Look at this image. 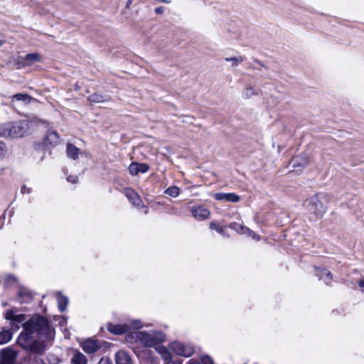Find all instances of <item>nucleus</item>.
Returning <instances> with one entry per match:
<instances>
[{
	"instance_id": "nucleus-1",
	"label": "nucleus",
	"mask_w": 364,
	"mask_h": 364,
	"mask_svg": "<svg viewBox=\"0 0 364 364\" xmlns=\"http://www.w3.org/2000/svg\"><path fill=\"white\" fill-rule=\"evenodd\" d=\"M22 332L17 340L20 346L31 353L43 354L46 349L44 341L33 340L34 334L47 341L54 338V330L50 327L48 321L39 315L33 316L23 324Z\"/></svg>"
},
{
	"instance_id": "nucleus-2",
	"label": "nucleus",
	"mask_w": 364,
	"mask_h": 364,
	"mask_svg": "<svg viewBox=\"0 0 364 364\" xmlns=\"http://www.w3.org/2000/svg\"><path fill=\"white\" fill-rule=\"evenodd\" d=\"M26 121L7 122L0 125V137H21L26 132Z\"/></svg>"
},
{
	"instance_id": "nucleus-3",
	"label": "nucleus",
	"mask_w": 364,
	"mask_h": 364,
	"mask_svg": "<svg viewBox=\"0 0 364 364\" xmlns=\"http://www.w3.org/2000/svg\"><path fill=\"white\" fill-rule=\"evenodd\" d=\"M327 196L324 193L316 194L304 202V206L317 218H322L326 211Z\"/></svg>"
},
{
	"instance_id": "nucleus-4",
	"label": "nucleus",
	"mask_w": 364,
	"mask_h": 364,
	"mask_svg": "<svg viewBox=\"0 0 364 364\" xmlns=\"http://www.w3.org/2000/svg\"><path fill=\"white\" fill-rule=\"evenodd\" d=\"M135 338L143 346L154 347L165 340V335L160 331H138Z\"/></svg>"
},
{
	"instance_id": "nucleus-5",
	"label": "nucleus",
	"mask_w": 364,
	"mask_h": 364,
	"mask_svg": "<svg viewBox=\"0 0 364 364\" xmlns=\"http://www.w3.org/2000/svg\"><path fill=\"white\" fill-rule=\"evenodd\" d=\"M170 348L177 355L183 357H190L194 353V348L189 345L179 342H173L170 344Z\"/></svg>"
},
{
	"instance_id": "nucleus-6",
	"label": "nucleus",
	"mask_w": 364,
	"mask_h": 364,
	"mask_svg": "<svg viewBox=\"0 0 364 364\" xmlns=\"http://www.w3.org/2000/svg\"><path fill=\"white\" fill-rule=\"evenodd\" d=\"M17 353L10 348H6L0 352V364H14Z\"/></svg>"
},
{
	"instance_id": "nucleus-7",
	"label": "nucleus",
	"mask_w": 364,
	"mask_h": 364,
	"mask_svg": "<svg viewBox=\"0 0 364 364\" xmlns=\"http://www.w3.org/2000/svg\"><path fill=\"white\" fill-rule=\"evenodd\" d=\"M191 212L193 217L198 220L208 219L210 215V210L202 205L193 206L191 208Z\"/></svg>"
},
{
	"instance_id": "nucleus-8",
	"label": "nucleus",
	"mask_w": 364,
	"mask_h": 364,
	"mask_svg": "<svg viewBox=\"0 0 364 364\" xmlns=\"http://www.w3.org/2000/svg\"><path fill=\"white\" fill-rule=\"evenodd\" d=\"M214 198L217 200H224L232 203H237L240 200V196L233 193H218L214 195Z\"/></svg>"
},
{
	"instance_id": "nucleus-9",
	"label": "nucleus",
	"mask_w": 364,
	"mask_h": 364,
	"mask_svg": "<svg viewBox=\"0 0 364 364\" xmlns=\"http://www.w3.org/2000/svg\"><path fill=\"white\" fill-rule=\"evenodd\" d=\"M149 168L146 164L132 163L129 165V171L133 176L139 173H146Z\"/></svg>"
},
{
	"instance_id": "nucleus-10",
	"label": "nucleus",
	"mask_w": 364,
	"mask_h": 364,
	"mask_svg": "<svg viewBox=\"0 0 364 364\" xmlns=\"http://www.w3.org/2000/svg\"><path fill=\"white\" fill-rule=\"evenodd\" d=\"M229 227L239 233L244 234V233H249V235H252L253 238L258 240V236L255 234L252 230H250L248 228L245 227L240 223H232L230 224Z\"/></svg>"
},
{
	"instance_id": "nucleus-11",
	"label": "nucleus",
	"mask_w": 364,
	"mask_h": 364,
	"mask_svg": "<svg viewBox=\"0 0 364 364\" xmlns=\"http://www.w3.org/2000/svg\"><path fill=\"white\" fill-rule=\"evenodd\" d=\"M292 166L294 168H304L308 166L309 163V158L306 155H299L294 157L291 160Z\"/></svg>"
},
{
	"instance_id": "nucleus-12",
	"label": "nucleus",
	"mask_w": 364,
	"mask_h": 364,
	"mask_svg": "<svg viewBox=\"0 0 364 364\" xmlns=\"http://www.w3.org/2000/svg\"><path fill=\"white\" fill-rule=\"evenodd\" d=\"M82 348L85 352L87 353H92L99 349V345L96 341L87 339L82 343Z\"/></svg>"
},
{
	"instance_id": "nucleus-13",
	"label": "nucleus",
	"mask_w": 364,
	"mask_h": 364,
	"mask_svg": "<svg viewBox=\"0 0 364 364\" xmlns=\"http://www.w3.org/2000/svg\"><path fill=\"white\" fill-rule=\"evenodd\" d=\"M125 195L129 200L134 205L139 207L141 203V200L136 192L133 189L127 188L125 189Z\"/></svg>"
},
{
	"instance_id": "nucleus-14",
	"label": "nucleus",
	"mask_w": 364,
	"mask_h": 364,
	"mask_svg": "<svg viewBox=\"0 0 364 364\" xmlns=\"http://www.w3.org/2000/svg\"><path fill=\"white\" fill-rule=\"evenodd\" d=\"M59 136L55 131H48L44 138L46 145L55 146L58 143Z\"/></svg>"
},
{
	"instance_id": "nucleus-15",
	"label": "nucleus",
	"mask_w": 364,
	"mask_h": 364,
	"mask_svg": "<svg viewBox=\"0 0 364 364\" xmlns=\"http://www.w3.org/2000/svg\"><path fill=\"white\" fill-rule=\"evenodd\" d=\"M107 328L114 334H122L127 333L129 331V327L127 324H109Z\"/></svg>"
},
{
	"instance_id": "nucleus-16",
	"label": "nucleus",
	"mask_w": 364,
	"mask_h": 364,
	"mask_svg": "<svg viewBox=\"0 0 364 364\" xmlns=\"http://www.w3.org/2000/svg\"><path fill=\"white\" fill-rule=\"evenodd\" d=\"M115 360L117 364H132L129 355L125 351H119L116 353Z\"/></svg>"
},
{
	"instance_id": "nucleus-17",
	"label": "nucleus",
	"mask_w": 364,
	"mask_h": 364,
	"mask_svg": "<svg viewBox=\"0 0 364 364\" xmlns=\"http://www.w3.org/2000/svg\"><path fill=\"white\" fill-rule=\"evenodd\" d=\"M66 154L68 158L76 160L78 159L81 151L74 144L68 143L66 147Z\"/></svg>"
},
{
	"instance_id": "nucleus-18",
	"label": "nucleus",
	"mask_w": 364,
	"mask_h": 364,
	"mask_svg": "<svg viewBox=\"0 0 364 364\" xmlns=\"http://www.w3.org/2000/svg\"><path fill=\"white\" fill-rule=\"evenodd\" d=\"M87 360L85 355L80 351H75L71 359L70 364H87Z\"/></svg>"
},
{
	"instance_id": "nucleus-19",
	"label": "nucleus",
	"mask_w": 364,
	"mask_h": 364,
	"mask_svg": "<svg viewBox=\"0 0 364 364\" xmlns=\"http://www.w3.org/2000/svg\"><path fill=\"white\" fill-rule=\"evenodd\" d=\"M6 318L16 323H22L26 320V316L24 314H15L12 310H10L6 312Z\"/></svg>"
},
{
	"instance_id": "nucleus-20",
	"label": "nucleus",
	"mask_w": 364,
	"mask_h": 364,
	"mask_svg": "<svg viewBox=\"0 0 364 364\" xmlns=\"http://www.w3.org/2000/svg\"><path fill=\"white\" fill-rule=\"evenodd\" d=\"M25 65H31L36 62L41 61V57L36 53H29L23 59Z\"/></svg>"
},
{
	"instance_id": "nucleus-21",
	"label": "nucleus",
	"mask_w": 364,
	"mask_h": 364,
	"mask_svg": "<svg viewBox=\"0 0 364 364\" xmlns=\"http://www.w3.org/2000/svg\"><path fill=\"white\" fill-rule=\"evenodd\" d=\"M32 100H33L32 97H31L28 94H25V93L16 94V95H13L11 97L12 102H14V100L21 101L26 105L29 104Z\"/></svg>"
},
{
	"instance_id": "nucleus-22",
	"label": "nucleus",
	"mask_w": 364,
	"mask_h": 364,
	"mask_svg": "<svg viewBox=\"0 0 364 364\" xmlns=\"http://www.w3.org/2000/svg\"><path fill=\"white\" fill-rule=\"evenodd\" d=\"M56 299L59 310L62 312L64 311L68 303V299L66 296L61 295L59 292L56 293Z\"/></svg>"
},
{
	"instance_id": "nucleus-23",
	"label": "nucleus",
	"mask_w": 364,
	"mask_h": 364,
	"mask_svg": "<svg viewBox=\"0 0 364 364\" xmlns=\"http://www.w3.org/2000/svg\"><path fill=\"white\" fill-rule=\"evenodd\" d=\"M316 275L319 279H323L326 284L331 281V272L326 269H317Z\"/></svg>"
},
{
	"instance_id": "nucleus-24",
	"label": "nucleus",
	"mask_w": 364,
	"mask_h": 364,
	"mask_svg": "<svg viewBox=\"0 0 364 364\" xmlns=\"http://www.w3.org/2000/svg\"><path fill=\"white\" fill-rule=\"evenodd\" d=\"M188 364H213L211 358L208 355L201 356L200 360L195 358L191 359Z\"/></svg>"
},
{
	"instance_id": "nucleus-25",
	"label": "nucleus",
	"mask_w": 364,
	"mask_h": 364,
	"mask_svg": "<svg viewBox=\"0 0 364 364\" xmlns=\"http://www.w3.org/2000/svg\"><path fill=\"white\" fill-rule=\"evenodd\" d=\"M157 351L161 355L163 359L166 362L171 360V354L167 348L164 346H158L156 348Z\"/></svg>"
},
{
	"instance_id": "nucleus-26",
	"label": "nucleus",
	"mask_w": 364,
	"mask_h": 364,
	"mask_svg": "<svg viewBox=\"0 0 364 364\" xmlns=\"http://www.w3.org/2000/svg\"><path fill=\"white\" fill-rule=\"evenodd\" d=\"M12 333L9 330H5L0 332V344H5L11 341Z\"/></svg>"
},
{
	"instance_id": "nucleus-27",
	"label": "nucleus",
	"mask_w": 364,
	"mask_h": 364,
	"mask_svg": "<svg viewBox=\"0 0 364 364\" xmlns=\"http://www.w3.org/2000/svg\"><path fill=\"white\" fill-rule=\"evenodd\" d=\"M225 60L227 62H231L232 67H236L243 61V58L240 55L234 56V57L226 58H225Z\"/></svg>"
},
{
	"instance_id": "nucleus-28",
	"label": "nucleus",
	"mask_w": 364,
	"mask_h": 364,
	"mask_svg": "<svg viewBox=\"0 0 364 364\" xmlns=\"http://www.w3.org/2000/svg\"><path fill=\"white\" fill-rule=\"evenodd\" d=\"M88 100L90 102L93 103H100L107 101V100H105L102 95L97 93L89 96Z\"/></svg>"
},
{
	"instance_id": "nucleus-29",
	"label": "nucleus",
	"mask_w": 364,
	"mask_h": 364,
	"mask_svg": "<svg viewBox=\"0 0 364 364\" xmlns=\"http://www.w3.org/2000/svg\"><path fill=\"white\" fill-rule=\"evenodd\" d=\"M257 94V92L252 87H247L242 95L243 98L249 99Z\"/></svg>"
},
{
	"instance_id": "nucleus-30",
	"label": "nucleus",
	"mask_w": 364,
	"mask_h": 364,
	"mask_svg": "<svg viewBox=\"0 0 364 364\" xmlns=\"http://www.w3.org/2000/svg\"><path fill=\"white\" fill-rule=\"evenodd\" d=\"M165 193L170 196L176 198L179 195L180 189L177 186H173L168 188Z\"/></svg>"
},
{
	"instance_id": "nucleus-31",
	"label": "nucleus",
	"mask_w": 364,
	"mask_h": 364,
	"mask_svg": "<svg viewBox=\"0 0 364 364\" xmlns=\"http://www.w3.org/2000/svg\"><path fill=\"white\" fill-rule=\"evenodd\" d=\"M210 228L211 230H216L218 232H219L221 235H224L223 228L222 227L219 226V225L218 223H216L215 222H211L210 223Z\"/></svg>"
},
{
	"instance_id": "nucleus-32",
	"label": "nucleus",
	"mask_w": 364,
	"mask_h": 364,
	"mask_svg": "<svg viewBox=\"0 0 364 364\" xmlns=\"http://www.w3.org/2000/svg\"><path fill=\"white\" fill-rule=\"evenodd\" d=\"M98 364H112V360L109 358H102Z\"/></svg>"
},
{
	"instance_id": "nucleus-33",
	"label": "nucleus",
	"mask_w": 364,
	"mask_h": 364,
	"mask_svg": "<svg viewBox=\"0 0 364 364\" xmlns=\"http://www.w3.org/2000/svg\"><path fill=\"white\" fill-rule=\"evenodd\" d=\"M6 149V144L4 142L0 141V156H3L5 154Z\"/></svg>"
},
{
	"instance_id": "nucleus-34",
	"label": "nucleus",
	"mask_w": 364,
	"mask_h": 364,
	"mask_svg": "<svg viewBox=\"0 0 364 364\" xmlns=\"http://www.w3.org/2000/svg\"><path fill=\"white\" fill-rule=\"evenodd\" d=\"M131 325H132V327L135 329H138L141 327V323L139 321H133Z\"/></svg>"
},
{
	"instance_id": "nucleus-35",
	"label": "nucleus",
	"mask_w": 364,
	"mask_h": 364,
	"mask_svg": "<svg viewBox=\"0 0 364 364\" xmlns=\"http://www.w3.org/2000/svg\"><path fill=\"white\" fill-rule=\"evenodd\" d=\"M67 180L72 183H75L77 181V177L76 176H70L67 178Z\"/></svg>"
},
{
	"instance_id": "nucleus-36",
	"label": "nucleus",
	"mask_w": 364,
	"mask_h": 364,
	"mask_svg": "<svg viewBox=\"0 0 364 364\" xmlns=\"http://www.w3.org/2000/svg\"><path fill=\"white\" fill-rule=\"evenodd\" d=\"M164 11V9L162 6H159L155 9V13L157 14H162Z\"/></svg>"
},
{
	"instance_id": "nucleus-37",
	"label": "nucleus",
	"mask_w": 364,
	"mask_h": 364,
	"mask_svg": "<svg viewBox=\"0 0 364 364\" xmlns=\"http://www.w3.org/2000/svg\"><path fill=\"white\" fill-rule=\"evenodd\" d=\"M358 285H359V287H364V278L361 279L358 282Z\"/></svg>"
},
{
	"instance_id": "nucleus-38",
	"label": "nucleus",
	"mask_w": 364,
	"mask_h": 364,
	"mask_svg": "<svg viewBox=\"0 0 364 364\" xmlns=\"http://www.w3.org/2000/svg\"><path fill=\"white\" fill-rule=\"evenodd\" d=\"M141 208H143L144 209V214L147 215L149 213L148 208L144 205H141Z\"/></svg>"
},
{
	"instance_id": "nucleus-39",
	"label": "nucleus",
	"mask_w": 364,
	"mask_h": 364,
	"mask_svg": "<svg viewBox=\"0 0 364 364\" xmlns=\"http://www.w3.org/2000/svg\"><path fill=\"white\" fill-rule=\"evenodd\" d=\"M5 43V40L4 39L3 36H0V47L4 45Z\"/></svg>"
},
{
	"instance_id": "nucleus-40",
	"label": "nucleus",
	"mask_w": 364,
	"mask_h": 364,
	"mask_svg": "<svg viewBox=\"0 0 364 364\" xmlns=\"http://www.w3.org/2000/svg\"><path fill=\"white\" fill-rule=\"evenodd\" d=\"M50 364H58L59 360L58 358H55L54 360L51 361L50 360Z\"/></svg>"
},
{
	"instance_id": "nucleus-41",
	"label": "nucleus",
	"mask_w": 364,
	"mask_h": 364,
	"mask_svg": "<svg viewBox=\"0 0 364 364\" xmlns=\"http://www.w3.org/2000/svg\"><path fill=\"white\" fill-rule=\"evenodd\" d=\"M37 364H45L42 359H38L36 360Z\"/></svg>"
},
{
	"instance_id": "nucleus-42",
	"label": "nucleus",
	"mask_w": 364,
	"mask_h": 364,
	"mask_svg": "<svg viewBox=\"0 0 364 364\" xmlns=\"http://www.w3.org/2000/svg\"><path fill=\"white\" fill-rule=\"evenodd\" d=\"M166 364H181V363H175L174 361H173L172 360H169L166 363Z\"/></svg>"
}]
</instances>
